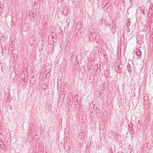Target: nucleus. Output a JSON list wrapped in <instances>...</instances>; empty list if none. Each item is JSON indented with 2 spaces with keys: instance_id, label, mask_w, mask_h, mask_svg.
<instances>
[{
  "instance_id": "f257e3e1",
  "label": "nucleus",
  "mask_w": 153,
  "mask_h": 153,
  "mask_svg": "<svg viewBox=\"0 0 153 153\" xmlns=\"http://www.w3.org/2000/svg\"><path fill=\"white\" fill-rule=\"evenodd\" d=\"M33 15V13L30 11L29 13V16L30 18V20L32 22H33L34 21V17Z\"/></svg>"
},
{
  "instance_id": "f03ea898",
  "label": "nucleus",
  "mask_w": 153,
  "mask_h": 153,
  "mask_svg": "<svg viewBox=\"0 0 153 153\" xmlns=\"http://www.w3.org/2000/svg\"><path fill=\"white\" fill-rule=\"evenodd\" d=\"M148 102L146 100H145L144 101V107L146 109L149 108V104H148Z\"/></svg>"
},
{
  "instance_id": "7ed1b4c3",
  "label": "nucleus",
  "mask_w": 153,
  "mask_h": 153,
  "mask_svg": "<svg viewBox=\"0 0 153 153\" xmlns=\"http://www.w3.org/2000/svg\"><path fill=\"white\" fill-rule=\"evenodd\" d=\"M82 27V26L80 22L77 23L76 25L75 28L77 30L80 29Z\"/></svg>"
},
{
  "instance_id": "20e7f679",
  "label": "nucleus",
  "mask_w": 153,
  "mask_h": 153,
  "mask_svg": "<svg viewBox=\"0 0 153 153\" xmlns=\"http://www.w3.org/2000/svg\"><path fill=\"white\" fill-rule=\"evenodd\" d=\"M136 53L137 56H139V59H140L141 56V51H140L139 50L137 49L136 51Z\"/></svg>"
},
{
  "instance_id": "39448f33",
  "label": "nucleus",
  "mask_w": 153,
  "mask_h": 153,
  "mask_svg": "<svg viewBox=\"0 0 153 153\" xmlns=\"http://www.w3.org/2000/svg\"><path fill=\"white\" fill-rule=\"evenodd\" d=\"M115 70L117 72L119 73H121L122 71L121 68V65H119V66H117V69H115Z\"/></svg>"
},
{
  "instance_id": "423d86ee",
  "label": "nucleus",
  "mask_w": 153,
  "mask_h": 153,
  "mask_svg": "<svg viewBox=\"0 0 153 153\" xmlns=\"http://www.w3.org/2000/svg\"><path fill=\"white\" fill-rule=\"evenodd\" d=\"M127 69H128V71L129 73H130V72H131V66L129 63H128L127 64Z\"/></svg>"
},
{
  "instance_id": "0eeeda50",
  "label": "nucleus",
  "mask_w": 153,
  "mask_h": 153,
  "mask_svg": "<svg viewBox=\"0 0 153 153\" xmlns=\"http://www.w3.org/2000/svg\"><path fill=\"white\" fill-rule=\"evenodd\" d=\"M140 11L143 13V15H144V7H140L139 8Z\"/></svg>"
},
{
  "instance_id": "6e6552de",
  "label": "nucleus",
  "mask_w": 153,
  "mask_h": 153,
  "mask_svg": "<svg viewBox=\"0 0 153 153\" xmlns=\"http://www.w3.org/2000/svg\"><path fill=\"white\" fill-rule=\"evenodd\" d=\"M94 71L95 70V71L97 72H99L100 71V69L99 68H98V65H95L94 66Z\"/></svg>"
},
{
  "instance_id": "1a4fd4ad",
  "label": "nucleus",
  "mask_w": 153,
  "mask_h": 153,
  "mask_svg": "<svg viewBox=\"0 0 153 153\" xmlns=\"http://www.w3.org/2000/svg\"><path fill=\"white\" fill-rule=\"evenodd\" d=\"M54 37L52 36L51 38L52 41H51V40L50 39V38H49V42H51V43H50V44L51 45H53L54 43V41L53 39H54Z\"/></svg>"
},
{
  "instance_id": "9d476101",
  "label": "nucleus",
  "mask_w": 153,
  "mask_h": 153,
  "mask_svg": "<svg viewBox=\"0 0 153 153\" xmlns=\"http://www.w3.org/2000/svg\"><path fill=\"white\" fill-rule=\"evenodd\" d=\"M116 28H115V27L114 28V26H113L112 29L111 30L112 32H113V33H115L116 31Z\"/></svg>"
},
{
  "instance_id": "9b49d317",
  "label": "nucleus",
  "mask_w": 153,
  "mask_h": 153,
  "mask_svg": "<svg viewBox=\"0 0 153 153\" xmlns=\"http://www.w3.org/2000/svg\"><path fill=\"white\" fill-rule=\"evenodd\" d=\"M126 25L127 27H128L130 25V22L129 21L128 22H127Z\"/></svg>"
},
{
  "instance_id": "f8f14e48",
  "label": "nucleus",
  "mask_w": 153,
  "mask_h": 153,
  "mask_svg": "<svg viewBox=\"0 0 153 153\" xmlns=\"http://www.w3.org/2000/svg\"><path fill=\"white\" fill-rule=\"evenodd\" d=\"M67 86V84H64V87H66Z\"/></svg>"
},
{
  "instance_id": "ddd939ff",
  "label": "nucleus",
  "mask_w": 153,
  "mask_h": 153,
  "mask_svg": "<svg viewBox=\"0 0 153 153\" xmlns=\"http://www.w3.org/2000/svg\"><path fill=\"white\" fill-rule=\"evenodd\" d=\"M71 56H74V53H71Z\"/></svg>"
},
{
  "instance_id": "4468645a",
  "label": "nucleus",
  "mask_w": 153,
  "mask_h": 153,
  "mask_svg": "<svg viewBox=\"0 0 153 153\" xmlns=\"http://www.w3.org/2000/svg\"><path fill=\"white\" fill-rule=\"evenodd\" d=\"M77 100H76V101ZM75 104L76 105H77V104H78V102H77V101H76L75 102Z\"/></svg>"
},
{
  "instance_id": "2eb2a0df",
  "label": "nucleus",
  "mask_w": 153,
  "mask_h": 153,
  "mask_svg": "<svg viewBox=\"0 0 153 153\" xmlns=\"http://www.w3.org/2000/svg\"><path fill=\"white\" fill-rule=\"evenodd\" d=\"M94 108H95L96 109H97V110H98V107H95L94 106Z\"/></svg>"
},
{
  "instance_id": "dca6fc26",
  "label": "nucleus",
  "mask_w": 153,
  "mask_h": 153,
  "mask_svg": "<svg viewBox=\"0 0 153 153\" xmlns=\"http://www.w3.org/2000/svg\"><path fill=\"white\" fill-rule=\"evenodd\" d=\"M130 131H132V134H133L134 132H133V131H132V130H131V129L130 130Z\"/></svg>"
},
{
  "instance_id": "f3484780",
  "label": "nucleus",
  "mask_w": 153,
  "mask_h": 153,
  "mask_svg": "<svg viewBox=\"0 0 153 153\" xmlns=\"http://www.w3.org/2000/svg\"><path fill=\"white\" fill-rule=\"evenodd\" d=\"M107 25H108L109 26H110L111 25V24L109 23V24H107Z\"/></svg>"
},
{
  "instance_id": "a211bd4d",
  "label": "nucleus",
  "mask_w": 153,
  "mask_h": 153,
  "mask_svg": "<svg viewBox=\"0 0 153 153\" xmlns=\"http://www.w3.org/2000/svg\"><path fill=\"white\" fill-rule=\"evenodd\" d=\"M2 149H3V150H4L5 151H6L5 150V149H3V148H2Z\"/></svg>"
},
{
  "instance_id": "6ab92c4d",
  "label": "nucleus",
  "mask_w": 153,
  "mask_h": 153,
  "mask_svg": "<svg viewBox=\"0 0 153 153\" xmlns=\"http://www.w3.org/2000/svg\"><path fill=\"white\" fill-rule=\"evenodd\" d=\"M9 140H10V142L9 143L10 144V143H11V141H10V140L9 139Z\"/></svg>"
},
{
  "instance_id": "aec40b11",
  "label": "nucleus",
  "mask_w": 153,
  "mask_h": 153,
  "mask_svg": "<svg viewBox=\"0 0 153 153\" xmlns=\"http://www.w3.org/2000/svg\"><path fill=\"white\" fill-rule=\"evenodd\" d=\"M90 37L91 38V35L90 36Z\"/></svg>"
},
{
  "instance_id": "412c9836",
  "label": "nucleus",
  "mask_w": 153,
  "mask_h": 153,
  "mask_svg": "<svg viewBox=\"0 0 153 153\" xmlns=\"http://www.w3.org/2000/svg\"><path fill=\"white\" fill-rule=\"evenodd\" d=\"M130 134H131V132H130Z\"/></svg>"
},
{
  "instance_id": "4be33fe9",
  "label": "nucleus",
  "mask_w": 153,
  "mask_h": 153,
  "mask_svg": "<svg viewBox=\"0 0 153 153\" xmlns=\"http://www.w3.org/2000/svg\"><path fill=\"white\" fill-rule=\"evenodd\" d=\"M7 142L9 143V141H7Z\"/></svg>"
},
{
  "instance_id": "5701e85b",
  "label": "nucleus",
  "mask_w": 153,
  "mask_h": 153,
  "mask_svg": "<svg viewBox=\"0 0 153 153\" xmlns=\"http://www.w3.org/2000/svg\"><path fill=\"white\" fill-rule=\"evenodd\" d=\"M0 3H1V2H0Z\"/></svg>"
}]
</instances>
